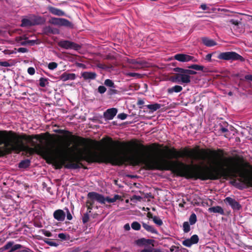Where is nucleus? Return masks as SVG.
Listing matches in <instances>:
<instances>
[{
  "mask_svg": "<svg viewBox=\"0 0 252 252\" xmlns=\"http://www.w3.org/2000/svg\"><path fill=\"white\" fill-rule=\"evenodd\" d=\"M153 220L155 223L159 226L163 224L162 220L157 216H154Z\"/></svg>",
  "mask_w": 252,
  "mask_h": 252,
  "instance_id": "obj_31",
  "label": "nucleus"
},
{
  "mask_svg": "<svg viewBox=\"0 0 252 252\" xmlns=\"http://www.w3.org/2000/svg\"><path fill=\"white\" fill-rule=\"evenodd\" d=\"M230 23L233 25H238V21H235L234 20H231L230 21Z\"/></svg>",
  "mask_w": 252,
  "mask_h": 252,
  "instance_id": "obj_62",
  "label": "nucleus"
},
{
  "mask_svg": "<svg viewBox=\"0 0 252 252\" xmlns=\"http://www.w3.org/2000/svg\"><path fill=\"white\" fill-rule=\"evenodd\" d=\"M189 68L193 69L198 71H202L204 67L196 64H191L188 67Z\"/></svg>",
  "mask_w": 252,
  "mask_h": 252,
  "instance_id": "obj_26",
  "label": "nucleus"
},
{
  "mask_svg": "<svg viewBox=\"0 0 252 252\" xmlns=\"http://www.w3.org/2000/svg\"><path fill=\"white\" fill-rule=\"evenodd\" d=\"M142 224L143 228L148 232L153 234H157L158 233V231L153 226L150 225L144 222H142Z\"/></svg>",
  "mask_w": 252,
  "mask_h": 252,
  "instance_id": "obj_22",
  "label": "nucleus"
},
{
  "mask_svg": "<svg viewBox=\"0 0 252 252\" xmlns=\"http://www.w3.org/2000/svg\"><path fill=\"white\" fill-rule=\"evenodd\" d=\"M124 228L126 230H129L130 229V226L128 223H126L124 225Z\"/></svg>",
  "mask_w": 252,
  "mask_h": 252,
  "instance_id": "obj_57",
  "label": "nucleus"
},
{
  "mask_svg": "<svg viewBox=\"0 0 252 252\" xmlns=\"http://www.w3.org/2000/svg\"><path fill=\"white\" fill-rule=\"evenodd\" d=\"M0 66H4V67H8L10 66V64L8 62L6 61L4 62H0Z\"/></svg>",
  "mask_w": 252,
  "mask_h": 252,
  "instance_id": "obj_47",
  "label": "nucleus"
},
{
  "mask_svg": "<svg viewBox=\"0 0 252 252\" xmlns=\"http://www.w3.org/2000/svg\"><path fill=\"white\" fill-rule=\"evenodd\" d=\"M197 221V218L195 213H193L191 214L189 218V222L190 225H193Z\"/></svg>",
  "mask_w": 252,
  "mask_h": 252,
  "instance_id": "obj_27",
  "label": "nucleus"
},
{
  "mask_svg": "<svg viewBox=\"0 0 252 252\" xmlns=\"http://www.w3.org/2000/svg\"><path fill=\"white\" fill-rule=\"evenodd\" d=\"M175 249H179V247H176L175 246H172L171 248H170V251L171 252H173Z\"/></svg>",
  "mask_w": 252,
  "mask_h": 252,
  "instance_id": "obj_60",
  "label": "nucleus"
},
{
  "mask_svg": "<svg viewBox=\"0 0 252 252\" xmlns=\"http://www.w3.org/2000/svg\"><path fill=\"white\" fill-rule=\"evenodd\" d=\"M88 211L87 213H88V214H90L91 213V210L93 209L92 206H87Z\"/></svg>",
  "mask_w": 252,
  "mask_h": 252,
  "instance_id": "obj_63",
  "label": "nucleus"
},
{
  "mask_svg": "<svg viewBox=\"0 0 252 252\" xmlns=\"http://www.w3.org/2000/svg\"><path fill=\"white\" fill-rule=\"evenodd\" d=\"M49 79L47 78L41 77L39 79V86L41 87H45L49 85Z\"/></svg>",
  "mask_w": 252,
  "mask_h": 252,
  "instance_id": "obj_25",
  "label": "nucleus"
},
{
  "mask_svg": "<svg viewBox=\"0 0 252 252\" xmlns=\"http://www.w3.org/2000/svg\"><path fill=\"white\" fill-rule=\"evenodd\" d=\"M76 78V75L73 73L63 72L60 76V79L63 82L67 80H73Z\"/></svg>",
  "mask_w": 252,
  "mask_h": 252,
  "instance_id": "obj_15",
  "label": "nucleus"
},
{
  "mask_svg": "<svg viewBox=\"0 0 252 252\" xmlns=\"http://www.w3.org/2000/svg\"><path fill=\"white\" fill-rule=\"evenodd\" d=\"M220 130L221 132H228V130L227 128H225V127H222V126H220Z\"/></svg>",
  "mask_w": 252,
  "mask_h": 252,
  "instance_id": "obj_51",
  "label": "nucleus"
},
{
  "mask_svg": "<svg viewBox=\"0 0 252 252\" xmlns=\"http://www.w3.org/2000/svg\"><path fill=\"white\" fill-rule=\"evenodd\" d=\"M144 106L149 110L150 112L153 113L160 109L162 106H163V105L155 103L154 104L146 105Z\"/></svg>",
  "mask_w": 252,
  "mask_h": 252,
  "instance_id": "obj_18",
  "label": "nucleus"
},
{
  "mask_svg": "<svg viewBox=\"0 0 252 252\" xmlns=\"http://www.w3.org/2000/svg\"><path fill=\"white\" fill-rule=\"evenodd\" d=\"M12 245L11 243H6L4 246L0 248V252H3L5 250H9Z\"/></svg>",
  "mask_w": 252,
  "mask_h": 252,
  "instance_id": "obj_33",
  "label": "nucleus"
},
{
  "mask_svg": "<svg viewBox=\"0 0 252 252\" xmlns=\"http://www.w3.org/2000/svg\"><path fill=\"white\" fill-rule=\"evenodd\" d=\"M81 76L84 80H94L96 77V73L94 72L85 71L81 73Z\"/></svg>",
  "mask_w": 252,
  "mask_h": 252,
  "instance_id": "obj_17",
  "label": "nucleus"
},
{
  "mask_svg": "<svg viewBox=\"0 0 252 252\" xmlns=\"http://www.w3.org/2000/svg\"><path fill=\"white\" fill-rule=\"evenodd\" d=\"M202 41L203 44L207 47H212L217 45V43L214 40L206 37L202 38Z\"/></svg>",
  "mask_w": 252,
  "mask_h": 252,
  "instance_id": "obj_21",
  "label": "nucleus"
},
{
  "mask_svg": "<svg viewBox=\"0 0 252 252\" xmlns=\"http://www.w3.org/2000/svg\"><path fill=\"white\" fill-rule=\"evenodd\" d=\"M212 56V54H207L205 58V60L207 61H209V62H211V57Z\"/></svg>",
  "mask_w": 252,
  "mask_h": 252,
  "instance_id": "obj_49",
  "label": "nucleus"
},
{
  "mask_svg": "<svg viewBox=\"0 0 252 252\" xmlns=\"http://www.w3.org/2000/svg\"><path fill=\"white\" fill-rule=\"evenodd\" d=\"M130 63H132V64H141V63H140L139 62H137V61H135V60H131V62H130Z\"/></svg>",
  "mask_w": 252,
  "mask_h": 252,
  "instance_id": "obj_61",
  "label": "nucleus"
},
{
  "mask_svg": "<svg viewBox=\"0 0 252 252\" xmlns=\"http://www.w3.org/2000/svg\"><path fill=\"white\" fill-rule=\"evenodd\" d=\"M174 59L181 62H187L190 61H192L194 62L197 61L193 56L184 54H178L175 55L174 56Z\"/></svg>",
  "mask_w": 252,
  "mask_h": 252,
  "instance_id": "obj_8",
  "label": "nucleus"
},
{
  "mask_svg": "<svg viewBox=\"0 0 252 252\" xmlns=\"http://www.w3.org/2000/svg\"><path fill=\"white\" fill-rule=\"evenodd\" d=\"M11 243L12 245L9 249L10 250L8 252H30L31 251V249L26 248L20 244L14 245L13 241H9L7 243Z\"/></svg>",
  "mask_w": 252,
  "mask_h": 252,
  "instance_id": "obj_7",
  "label": "nucleus"
},
{
  "mask_svg": "<svg viewBox=\"0 0 252 252\" xmlns=\"http://www.w3.org/2000/svg\"><path fill=\"white\" fill-rule=\"evenodd\" d=\"M28 73L32 75L35 73V69L32 67H30L28 68Z\"/></svg>",
  "mask_w": 252,
  "mask_h": 252,
  "instance_id": "obj_43",
  "label": "nucleus"
},
{
  "mask_svg": "<svg viewBox=\"0 0 252 252\" xmlns=\"http://www.w3.org/2000/svg\"><path fill=\"white\" fill-rule=\"evenodd\" d=\"M134 199L138 200H140L141 199V197L140 196H137V195H134L132 196L131 200Z\"/></svg>",
  "mask_w": 252,
  "mask_h": 252,
  "instance_id": "obj_54",
  "label": "nucleus"
},
{
  "mask_svg": "<svg viewBox=\"0 0 252 252\" xmlns=\"http://www.w3.org/2000/svg\"><path fill=\"white\" fill-rule=\"evenodd\" d=\"M49 22L52 25L60 27L63 26L70 28H72L73 27L71 22L64 18L51 17Z\"/></svg>",
  "mask_w": 252,
  "mask_h": 252,
  "instance_id": "obj_5",
  "label": "nucleus"
},
{
  "mask_svg": "<svg viewBox=\"0 0 252 252\" xmlns=\"http://www.w3.org/2000/svg\"><path fill=\"white\" fill-rule=\"evenodd\" d=\"M54 131L65 134L66 138L73 141L78 157L67 155L70 143H67L64 148L56 149L55 153L34 141L35 139L41 142L44 139L42 134L19 136L11 130H0V157L25 148L32 153L43 155L47 162L53 164L56 169H60L63 166L67 169H78L83 166L80 161L85 160L88 163H110L118 166L128 162L134 166L144 165L146 170H157V158L153 154L155 143L144 145L138 143L136 140L120 142L114 141L110 137L98 142L73 135L66 130L58 129Z\"/></svg>",
  "mask_w": 252,
  "mask_h": 252,
  "instance_id": "obj_1",
  "label": "nucleus"
},
{
  "mask_svg": "<svg viewBox=\"0 0 252 252\" xmlns=\"http://www.w3.org/2000/svg\"><path fill=\"white\" fill-rule=\"evenodd\" d=\"M41 232L46 236L50 237L52 236V234L51 232L45 229H42Z\"/></svg>",
  "mask_w": 252,
  "mask_h": 252,
  "instance_id": "obj_37",
  "label": "nucleus"
},
{
  "mask_svg": "<svg viewBox=\"0 0 252 252\" xmlns=\"http://www.w3.org/2000/svg\"><path fill=\"white\" fill-rule=\"evenodd\" d=\"M147 217L149 219H152V220H153V218H154V216H153V214L150 212H148V213L147 214Z\"/></svg>",
  "mask_w": 252,
  "mask_h": 252,
  "instance_id": "obj_53",
  "label": "nucleus"
},
{
  "mask_svg": "<svg viewBox=\"0 0 252 252\" xmlns=\"http://www.w3.org/2000/svg\"><path fill=\"white\" fill-rule=\"evenodd\" d=\"M183 227L184 233H188L190 230V225L188 221L183 223Z\"/></svg>",
  "mask_w": 252,
  "mask_h": 252,
  "instance_id": "obj_29",
  "label": "nucleus"
},
{
  "mask_svg": "<svg viewBox=\"0 0 252 252\" xmlns=\"http://www.w3.org/2000/svg\"><path fill=\"white\" fill-rule=\"evenodd\" d=\"M65 210L66 211V218L68 220H71L72 219V216L67 208H65Z\"/></svg>",
  "mask_w": 252,
  "mask_h": 252,
  "instance_id": "obj_42",
  "label": "nucleus"
},
{
  "mask_svg": "<svg viewBox=\"0 0 252 252\" xmlns=\"http://www.w3.org/2000/svg\"><path fill=\"white\" fill-rule=\"evenodd\" d=\"M182 70H185V69L180 67H176L174 69V71L178 72L174 76L175 81L177 82H181L184 84L189 83L190 82V76Z\"/></svg>",
  "mask_w": 252,
  "mask_h": 252,
  "instance_id": "obj_4",
  "label": "nucleus"
},
{
  "mask_svg": "<svg viewBox=\"0 0 252 252\" xmlns=\"http://www.w3.org/2000/svg\"><path fill=\"white\" fill-rule=\"evenodd\" d=\"M17 51L20 53H26L28 52V50L26 48L20 47L17 49Z\"/></svg>",
  "mask_w": 252,
  "mask_h": 252,
  "instance_id": "obj_46",
  "label": "nucleus"
},
{
  "mask_svg": "<svg viewBox=\"0 0 252 252\" xmlns=\"http://www.w3.org/2000/svg\"><path fill=\"white\" fill-rule=\"evenodd\" d=\"M117 109L115 108L108 109L104 112L103 116L104 118L107 120H112L116 115Z\"/></svg>",
  "mask_w": 252,
  "mask_h": 252,
  "instance_id": "obj_12",
  "label": "nucleus"
},
{
  "mask_svg": "<svg viewBox=\"0 0 252 252\" xmlns=\"http://www.w3.org/2000/svg\"><path fill=\"white\" fill-rule=\"evenodd\" d=\"M140 252H152V248L144 249L142 250Z\"/></svg>",
  "mask_w": 252,
  "mask_h": 252,
  "instance_id": "obj_59",
  "label": "nucleus"
},
{
  "mask_svg": "<svg viewBox=\"0 0 252 252\" xmlns=\"http://www.w3.org/2000/svg\"><path fill=\"white\" fill-rule=\"evenodd\" d=\"M199 241L197 235H193L190 238L187 239L182 242V244L187 247H190L191 245L197 244Z\"/></svg>",
  "mask_w": 252,
  "mask_h": 252,
  "instance_id": "obj_11",
  "label": "nucleus"
},
{
  "mask_svg": "<svg viewBox=\"0 0 252 252\" xmlns=\"http://www.w3.org/2000/svg\"><path fill=\"white\" fill-rule=\"evenodd\" d=\"M27 44H30L31 45H33L36 43L35 40H27Z\"/></svg>",
  "mask_w": 252,
  "mask_h": 252,
  "instance_id": "obj_48",
  "label": "nucleus"
},
{
  "mask_svg": "<svg viewBox=\"0 0 252 252\" xmlns=\"http://www.w3.org/2000/svg\"><path fill=\"white\" fill-rule=\"evenodd\" d=\"M48 11L52 14L58 16H63L65 15V12L61 9L54 7L52 6H48L47 7Z\"/></svg>",
  "mask_w": 252,
  "mask_h": 252,
  "instance_id": "obj_16",
  "label": "nucleus"
},
{
  "mask_svg": "<svg viewBox=\"0 0 252 252\" xmlns=\"http://www.w3.org/2000/svg\"><path fill=\"white\" fill-rule=\"evenodd\" d=\"M127 116V114L122 113L119 114L117 116V117H118V118H119L122 120H124L126 118Z\"/></svg>",
  "mask_w": 252,
  "mask_h": 252,
  "instance_id": "obj_41",
  "label": "nucleus"
},
{
  "mask_svg": "<svg viewBox=\"0 0 252 252\" xmlns=\"http://www.w3.org/2000/svg\"><path fill=\"white\" fill-rule=\"evenodd\" d=\"M131 228L135 230H139L141 228L140 224L137 221H133L131 224Z\"/></svg>",
  "mask_w": 252,
  "mask_h": 252,
  "instance_id": "obj_30",
  "label": "nucleus"
},
{
  "mask_svg": "<svg viewBox=\"0 0 252 252\" xmlns=\"http://www.w3.org/2000/svg\"><path fill=\"white\" fill-rule=\"evenodd\" d=\"M58 237L62 240H66V235L65 233H61L58 234Z\"/></svg>",
  "mask_w": 252,
  "mask_h": 252,
  "instance_id": "obj_45",
  "label": "nucleus"
},
{
  "mask_svg": "<svg viewBox=\"0 0 252 252\" xmlns=\"http://www.w3.org/2000/svg\"><path fill=\"white\" fill-rule=\"evenodd\" d=\"M183 90V88L181 86L175 85L171 88H169L167 89V92L168 94H172L173 93H180Z\"/></svg>",
  "mask_w": 252,
  "mask_h": 252,
  "instance_id": "obj_23",
  "label": "nucleus"
},
{
  "mask_svg": "<svg viewBox=\"0 0 252 252\" xmlns=\"http://www.w3.org/2000/svg\"><path fill=\"white\" fill-rule=\"evenodd\" d=\"M182 70L183 71L185 72V73L188 74L189 76H190V75H195L196 74V71L192 70H190V69H185V70Z\"/></svg>",
  "mask_w": 252,
  "mask_h": 252,
  "instance_id": "obj_39",
  "label": "nucleus"
},
{
  "mask_svg": "<svg viewBox=\"0 0 252 252\" xmlns=\"http://www.w3.org/2000/svg\"><path fill=\"white\" fill-rule=\"evenodd\" d=\"M224 202L228 204L233 210H239L242 208L241 204L238 201L230 197H226L224 199Z\"/></svg>",
  "mask_w": 252,
  "mask_h": 252,
  "instance_id": "obj_9",
  "label": "nucleus"
},
{
  "mask_svg": "<svg viewBox=\"0 0 252 252\" xmlns=\"http://www.w3.org/2000/svg\"><path fill=\"white\" fill-rule=\"evenodd\" d=\"M144 104V101L143 99H138V100L137 102V105L140 106V105H143Z\"/></svg>",
  "mask_w": 252,
  "mask_h": 252,
  "instance_id": "obj_50",
  "label": "nucleus"
},
{
  "mask_svg": "<svg viewBox=\"0 0 252 252\" xmlns=\"http://www.w3.org/2000/svg\"><path fill=\"white\" fill-rule=\"evenodd\" d=\"M42 19L41 17H39L36 20L35 23L32 22L30 20L28 19L24 18L21 20V24L20 26L21 27H29L35 25V24H40L42 22Z\"/></svg>",
  "mask_w": 252,
  "mask_h": 252,
  "instance_id": "obj_10",
  "label": "nucleus"
},
{
  "mask_svg": "<svg viewBox=\"0 0 252 252\" xmlns=\"http://www.w3.org/2000/svg\"><path fill=\"white\" fill-rule=\"evenodd\" d=\"M53 217L58 221H63L65 219V213L63 210L58 209L54 212Z\"/></svg>",
  "mask_w": 252,
  "mask_h": 252,
  "instance_id": "obj_13",
  "label": "nucleus"
},
{
  "mask_svg": "<svg viewBox=\"0 0 252 252\" xmlns=\"http://www.w3.org/2000/svg\"><path fill=\"white\" fill-rule=\"evenodd\" d=\"M20 44L21 45H23V46H24V45H27V40L26 41H22Z\"/></svg>",
  "mask_w": 252,
  "mask_h": 252,
  "instance_id": "obj_64",
  "label": "nucleus"
},
{
  "mask_svg": "<svg viewBox=\"0 0 252 252\" xmlns=\"http://www.w3.org/2000/svg\"><path fill=\"white\" fill-rule=\"evenodd\" d=\"M89 214L88 213H86L84 214L83 217H82V222L84 224L86 223L87 222H88L89 220Z\"/></svg>",
  "mask_w": 252,
  "mask_h": 252,
  "instance_id": "obj_34",
  "label": "nucleus"
},
{
  "mask_svg": "<svg viewBox=\"0 0 252 252\" xmlns=\"http://www.w3.org/2000/svg\"><path fill=\"white\" fill-rule=\"evenodd\" d=\"M154 240L153 239H147L144 238L139 239L136 241V243L138 246H148L152 245L153 247L154 246Z\"/></svg>",
  "mask_w": 252,
  "mask_h": 252,
  "instance_id": "obj_14",
  "label": "nucleus"
},
{
  "mask_svg": "<svg viewBox=\"0 0 252 252\" xmlns=\"http://www.w3.org/2000/svg\"><path fill=\"white\" fill-rule=\"evenodd\" d=\"M114 88H112L108 91V94L109 95H112L115 94H117L118 93V91L114 89Z\"/></svg>",
  "mask_w": 252,
  "mask_h": 252,
  "instance_id": "obj_36",
  "label": "nucleus"
},
{
  "mask_svg": "<svg viewBox=\"0 0 252 252\" xmlns=\"http://www.w3.org/2000/svg\"><path fill=\"white\" fill-rule=\"evenodd\" d=\"M44 242L50 246L57 247L59 245L58 243L48 238L44 239Z\"/></svg>",
  "mask_w": 252,
  "mask_h": 252,
  "instance_id": "obj_28",
  "label": "nucleus"
},
{
  "mask_svg": "<svg viewBox=\"0 0 252 252\" xmlns=\"http://www.w3.org/2000/svg\"><path fill=\"white\" fill-rule=\"evenodd\" d=\"M58 45L65 49H74L78 51L81 48V46L69 40H61L58 42Z\"/></svg>",
  "mask_w": 252,
  "mask_h": 252,
  "instance_id": "obj_6",
  "label": "nucleus"
},
{
  "mask_svg": "<svg viewBox=\"0 0 252 252\" xmlns=\"http://www.w3.org/2000/svg\"><path fill=\"white\" fill-rule=\"evenodd\" d=\"M129 75L131 77H135V76H139L140 74L136 73H130Z\"/></svg>",
  "mask_w": 252,
  "mask_h": 252,
  "instance_id": "obj_55",
  "label": "nucleus"
},
{
  "mask_svg": "<svg viewBox=\"0 0 252 252\" xmlns=\"http://www.w3.org/2000/svg\"><path fill=\"white\" fill-rule=\"evenodd\" d=\"M28 38L26 36H24V37H23V36H18V37H17L16 38V41L18 42V43H20L22 41H23L24 39L25 40H26Z\"/></svg>",
  "mask_w": 252,
  "mask_h": 252,
  "instance_id": "obj_44",
  "label": "nucleus"
},
{
  "mask_svg": "<svg viewBox=\"0 0 252 252\" xmlns=\"http://www.w3.org/2000/svg\"><path fill=\"white\" fill-rule=\"evenodd\" d=\"M44 32L45 33L48 34H59L60 33V31L59 29L53 28L50 26H46L44 28Z\"/></svg>",
  "mask_w": 252,
  "mask_h": 252,
  "instance_id": "obj_20",
  "label": "nucleus"
},
{
  "mask_svg": "<svg viewBox=\"0 0 252 252\" xmlns=\"http://www.w3.org/2000/svg\"><path fill=\"white\" fill-rule=\"evenodd\" d=\"M152 252H163L160 249L152 248Z\"/></svg>",
  "mask_w": 252,
  "mask_h": 252,
  "instance_id": "obj_58",
  "label": "nucleus"
},
{
  "mask_svg": "<svg viewBox=\"0 0 252 252\" xmlns=\"http://www.w3.org/2000/svg\"><path fill=\"white\" fill-rule=\"evenodd\" d=\"M104 85L111 88H115L114 83L109 79H107L105 80Z\"/></svg>",
  "mask_w": 252,
  "mask_h": 252,
  "instance_id": "obj_32",
  "label": "nucleus"
},
{
  "mask_svg": "<svg viewBox=\"0 0 252 252\" xmlns=\"http://www.w3.org/2000/svg\"><path fill=\"white\" fill-rule=\"evenodd\" d=\"M87 196L92 199H95L97 201L102 204L105 203V201L109 203H113L117 200H123L122 197L118 194H115L113 198L109 197L105 198L102 194L94 191L89 192Z\"/></svg>",
  "mask_w": 252,
  "mask_h": 252,
  "instance_id": "obj_2",
  "label": "nucleus"
},
{
  "mask_svg": "<svg viewBox=\"0 0 252 252\" xmlns=\"http://www.w3.org/2000/svg\"><path fill=\"white\" fill-rule=\"evenodd\" d=\"M31 161L29 159H26L22 160L19 163L18 167L20 168H26L30 166Z\"/></svg>",
  "mask_w": 252,
  "mask_h": 252,
  "instance_id": "obj_24",
  "label": "nucleus"
},
{
  "mask_svg": "<svg viewBox=\"0 0 252 252\" xmlns=\"http://www.w3.org/2000/svg\"><path fill=\"white\" fill-rule=\"evenodd\" d=\"M106 91V88L103 86H99L98 87V92L101 94L104 93Z\"/></svg>",
  "mask_w": 252,
  "mask_h": 252,
  "instance_id": "obj_38",
  "label": "nucleus"
},
{
  "mask_svg": "<svg viewBox=\"0 0 252 252\" xmlns=\"http://www.w3.org/2000/svg\"><path fill=\"white\" fill-rule=\"evenodd\" d=\"M58 64L55 62H51L48 64V67L50 70H54L57 67Z\"/></svg>",
  "mask_w": 252,
  "mask_h": 252,
  "instance_id": "obj_35",
  "label": "nucleus"
},
{
  "mask_svg": "<svg viewBox=\"0 0 252 252\" xmlns=\"http://www.w3.org/2000/svg\"><path fill=\"white\" fill-rule=\"evenodd\" d=\"M218 59L226 61H240L243 62L245 61L244 58L235 52H225L219 54Z\"/></svg>",
  "mask_w": 252,
  "mask_h": 252,
  "instance_id": "obj_3",
  "label": "nucleus"
},
{
  "mask_svg": "<svg viewBox=\"0 0 252 252\" xmlns=\"http://www.w3.org/2000/svg\"><path fill=\"white\" fill-rule=\"evenodd\" d=\"M208 211L210 213H218L222 215H224L223 209L220 206L210 207L208 208Z\"/></svg>",
  "mask_w": 252,
  "mask_h": 252,
  "instance_id": "obj_19",
  "label": "nucleus"
},
{
  "mask_svg": "<svg viewBox=\"0 0 252 252\" xmlns=\"http://www.w3.org/2000/svg\"><path fill=\"white\" fill-rule=\"evenodd\" d=\"M245 78L246 80H250L252 81V75H246L245 76Z\"/></svg>",
  "mask_w": 252,
  "mask_h": 252,
  "instance_id": "obj_52",
  "label": "nucleus"
},
{
  "mask_svg": "<svg viewBox=\"0 0 252 252\" xmlns=\"http://www.w3.org/2000/svg\"><path fill=\"white\" fill-rule=\"evenodd\" d=\"M90 200H87L86 201V205L87 206H93L94 204V200H96L95 199H92V198H91L90 197H88Z\"/></svg>",
  "mask_w": 252,
  "mask_h": 252,
  "instance_id": "obj_40",
  "label": "nucleus"
},
{
  "mask_svg": "<svg viewBox=\"0 0 252 252\" xmlns=\"http://www.w3.org/2000/svg\"><path fill=\"white\" fill-rule=\"evenodd\" d=\"M202 10H205L207 9V6L205 4H202L200 7Z\"/></svg>",
  "mask_w": 252,
  "mask_h": 252,
  "instance_id": "obj_56",
  "label": "nucleus"
}]
</instances>
